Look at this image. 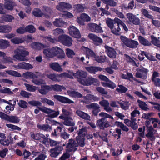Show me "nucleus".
Listing matches in <instances>:
<instances>
[{
  "mask_svg": "<svg viewBox=\"0 0 160 160\" xmlns=\"http://www.w3.org/2000/svg\"><path fill=\"white\" fill-rule=\"evenodd\" d=\"M49 65L50 68L55 71L58 72L62 71L63 70L61 66L57 62L50 63Z\"/></svg>",
  "mask_w": 160,
  "mask_h": 160,
  "instance_id": "obj_31",
  "label": "nucleus"
},
{
  "mask_svg": "<svg viewBox=\"0 0 160 160\" xmlns=\"http://www.w3.org/2000/svg\"><path fill=\"white\" fill-rule=\"evenodd\" d=\"M152 41V43L155 46L160 48V41L156 37L153 36H151Z\"/></svg>",
  "mask_w": 160,
  "mask_h": 160,
  "instance_id": "obj_54",
  "label": "nucleus"
},
{
  "mask_svg": "<svg viewBox=\"0 0 160 160\" xmlns=\"http://www.w3.org/2000/svg\"><path fill=\"white\" fill-rule=\"evenodd\" d=\"M44 55L48 58H52L57 56L60 59L65 58V54L62 49L57 47H55L51 49H44L43 51Z\"/></svg>",
  "mask_w": 160,
  "mask_h": 160,
  "instance_id": "obj_1",
  "label": "nucleus"
},
{
  "mask_svg": "<svg viewBox=\"0 0 160 160\" xmlns=\"http://www.w3.org/2000/svg\"><path fill=\"white\" fill-rule=\"evenodd\" d=\"M51 90L50 86L48 85L41 86V88L39 89V92L42 94H46L48 90Z\"/></svg>",
  "mask_w": 160,
  "mask_h": 160,
  "instance_id": "obj_38",
  "label": "nucleus"
},
{
  "mask_svg": "<svg viewBox=\"0 0 160 160\" xmlns=\"http://www.w3.org/2000/svg\"><path fill=\"white\" fill-rule=\"evenodd\" d=\"M69 34L76 38H79L81 35L79 30L73 26H70L68 28Z\"/></svg>",
  "mask_w": 160,
  "mask_h": 160,
  "instance_id": "obj_13",
  "label": "nucleus"
},
{
  "mask_svg": "<svg viewBox=\"0 0 160 160\" xmlns=\"http://www.w3.org/2000/svg\"><path fill=\"white\" fill-rule=\"evenodd\" d=\"M58 40L67 46L69 47L72 44V38L66 35L59 36L58 37Z\"/></svg>",
  "mask_w": 160,
  "mask_h": 160,
  "instance_id": "obj_6",
  "label": "nucleus"
},
{
  "mask_svg": "<svg viewBox=\"0 0 160 160\" xmlns=\"http://www.w3.org/2000/svg\"><path fill=\"white\" fill-rule=\"evenodd\" d=\"M33 14L37 17H40L43 14V13L39 8H35L32 12Z\"/></svg>",
  "mask_w": 160,
  "mask_h": 160,
  "instance_id": "obj_52",
  "label": "nucleus"
},
{
  "mask_svg": "<svg viewBox=\"0 0 160 160\" xmlns=\"http://www.w3.org/2000/svg\"><path fill=\"white\" fill-rule=\"evenodd\" d=\"M101 24L99 25L95 23H91L88 24V29L90 31L96 33H102L103 32L102 28L100 26Z\"/></svg>",
  "mask_w": 160,
  "mask_h": 160,
  "instance_id": "obj_9",
  "label": "nucleus"
},
{
  "mask_svg": "<svg viewBox=\"0 0 160 160\" xmlns=\"http://www.w3.org/2000/svg\"><path fill=\"white\" fill-rule=\"evenodd\" d=\"M121 134V130L118 129H116L115 131L113 133L112 135L115 138H117V139H118L120 138Z\"/></svg>",
  "mask_w": 160,
  "mask_h": 160,
  "instance_id": "obj_64",
  "label": "nucleus"
},
{
  "mask_svg": "<svg viewBox=\"0 0 160 160\" xmlns=\"http://www.w3.org/2000/svg\"><path fill=\"white\" fill-rule=\"evenodd\" d=\"M97 125L100 129H104L105 128L108 127L110 126L109 121L106 120L105 118H102L98 120Z\"/></svg>",
  "mask_w": 160,
  "mask_h": 160,
  "instance_id": "obj_15",
  "label": "nucleus"
},
{
  "mask_svg": "<svg viewBox=\"0 0 160 160\" xmlns=\"http://www.w3.org/2000/svg\"><path fill=\"white\" fill-rule=\"evenodd\" d=\"M67 92L70 96L73 97L80 98L82 97V94L73 90L68 91Z\"/></svg>",
  "mask_w": 160,
  "mask_h": 160,
  "instance_id": "obj_36",
  "label": "nucleus"
},
{
  "mask_svg": "<svg viewBox=\"0 0 160 160\" xmlns=\"http://www.w3.org/2000/svg\"><path fill=\"white\" fill-rule=\"evenodd\" d=\"M159 76V74L158 72L155 71L153 72L151 80L156 86L160 84V79L158 78Z\"/></svg>",
  "mask_w": 160,
  "mask_h": 160,
  "instance_id": "obj_25",
  "label": "nucleus"
},
{
  "mask_svg": "<svg viewBox=\"0 0 160 160\" xmlns=\"http://www.w3.org/2000/svg\"><path fill=\"white\" fill-rule=\"evenodd\" d=\"M86 107L88 109H92V113L95 116H97L101 111L99 105L96 103H93L87 105Z\"/></svg>",
  "mask_w": 160,
  "mask_h": 160,
  "instance_id": "obj_16",
  "label": "nucleus"
},
{
  "mask_svg": "<svg viewBox=\"0 0 160 160\" xmlns=\"http://www.w3.org/2000/svg\"><path fill=\"white\" fill-rule=\"evenodd\" d=\"M83 122H78V125H79V129L78 131V136L84 137L87 134L88 128L83 125Z\"/></svg>",
  "mask_w": 160,
  "mask_h": 160,
  "instance_id": "obj_14",
  "label": "nucleus"
},
{
  "mask_svg": "<svg viewBox=\"0 0 160 160\" xmlns=\"http://www.w3.org/2000/svg\"><path fill=\"white\" fill-rule=\"evenodd\" d=\"M87 73L82 70H79L76 73V77L85 78L87 76Z\"/></svg>",
  "mask_w": 160,
  "mask_h": 160,
  "instance_id": "obj_48",
  "label": "nucleus"
},
{
  "mask_svg": "<svg viewBox=\"0 0 160 160\" xmlns=\"http://www.w3.org/2000/svg\"><path fill=\"white\" fill-rule=\"evenodd\" d=\"M2 57H3V61L2 62L4 64H6L9 62H13V59L12 58L6 56V54L5 53V55H4V56H2Z\"/></svg>",
  "mask_w": 160,
  "mask_h": 160,
  "instance_id": "obj_58",
  "label": "nucleus"
},
{
  "mask_svg": "<svg viewBox=\"0 0 160 160\" xmlns=\"http://www.w3.org/2000/svg\"><path fill=\"white\" fill-rule=\"evenodd\" d=\"M88 37L94 42L101 43L102 42V40L100 38L93 33H89Z\"/></svg>",
  "mask_w": 160,
  "mask_h": 160,
  "instance_id": "obj_32",
  "label": "nucleus"
},
{
  "mask_svg": "<svg viewBox=\"0 0 160 160\" xmlns=\"http://www.w3.org/2000/svg\"><path fill=\"white\" fill-rule=\"evenodd\" d=\"M30 135L32 138L37 140H40L41 139V138H42L43 139V143H45L44 142L47 141V138L45 136L42 134H35L33 132H31L30 133Z\"/></svg>",
  "mask_w": 160,
  "mask_h": 160,
  "instance_id": "obj_22",
  "label": "nucleus"
},
{
  "mask_svg": "<svg viewBox=\"0 0 160 160\" xmlns=\"http://www.w3.org/2000/svg\"><path fill=\"white\" fill-rule=\"evenodd\" d=\"M9 45V42L3 39L0 40V49H5Z\"/></svg>",
  "mask_w": 160,
  "mask_h": 160,
  "instance_id": "obj_50",
  "label": "nucleus"
},
{
  "mask_svg": "<svg viewBox=\"0 0 160 160\" xmlns=\"http://www.w3.org/2000/svg\"><path fill=\"white\" fill-rule=\"evenodd\" d=\"M0 117L2 119L13 123H18L20 120L16 116H9L1 112H0Z\"/></svg>",
  "mask_w": 160,
  "mask_h": 160,
  "instance_id": "obj_7",
  "label": "nucleus"
},
{
  "mask_svg": "<svg viewBox=\"0 0 160 160\" xmlns=\"http://www.w3.org/2000/svg\"><path fill=\"white\" fill-rule=\"evenodd\" d=\"M15 55L13 58L20 61H24L26 60L25 57L28 55L29 52L23 47H20L14 51Z\"/></svg>",
  "mask_w": 160,
  "mask_h": 160,
  "instance_id": "obj_2",
  "label": "nucleus"
},
{
  "mask_svg": "<svg viewBox=\"0 0 160 160\" xmlns=\"http://www.w3.org/2000/svg\"><path fill=\"white\" fill-rule=\"evenodd\" d=\"M77 143L78 146L81 147H83L85 145V138L84 137L78 136L76 137Z\"/></svg>",
  "mask_w": 160,
  "mask_h": 160,
  "instance_id": "obj_37",
  "label": "nucleus"
},
{
  "mask_svg": "<svg viewBox=\"0 0 160 160\" xmlns=\"http://www.w3.org/2000/svg\"><path fill=\"white\" fill-rule=\"evenodd\" d=\"M63 123L67 126H73L75 124V122L73 121V119L70 116L66 117Z\"/></svg>",
  "mask_w": 160,
  "mask_h": 160,
  "instance_id": "obj_34",
  "label": "nucleus"
},
{
  "mask_svg": "<svg viewBox=\"0 0 160 160\" xmlns=\"http://www.w3.org/2000/svg\"><path fill=\"white\" fill-rule=\"evenodd\" d=\"M16 69H24L29 70L33 68V66L30 64L25 62H20L17 65H13L12 66Z\"/></svg>",
  "mask_w": 160,
  "mask_h": 160,
  "instance_id": "obj_12",
  "label": "nucleus"
},
{
  "mask_svg": "<svg viewBox=\"0 0 160 160\" xmlns=\"http://www.w3.org/2000/svg\"><path fill=\"white\" fill-rule=\"evenodd\" d=\"M78 145L76 142L72 139H70L68 141L66 147L70 152H75L77 149Z\"/></svg>",
  "mask_w": 160,
  "mask_h": 160,
  "instance_id": "obj_10",
  "label": "nucleus"
},
{
  "mask_svg": "<svg viewBox=\"0 0 160 160\" xmlns=\"http://www.w3.org/2000/svg\"><path fill=\"white\" fill-rule=\"evenodd\" d=\"M99 104L104 107V110L107 112H110L112 111V109L109 106V103L108 102L105 100L99 102Z\"/></svg>",
  "mask_w": 160,
  "mask_h": 160,
  "instance_id": "obj_27",
  "label": "nucleus"
},
{
  "mask_svg": "<svg viewBox=\"0 0 160 160\" xmlns=\"http://www.w3.org/2000/svg\"><path fill=\"white\" fill-rule=\"evenodd\" d=\"M137 71V72L135 74L136 77L142 79H145L146 78L147 73L148 72V69L143 68L138 69Z\"/></svg>",
  "mask_w": 160,
  "mask_h": 160,
  "instance_id": "obj_11",
  "label": "nucleus"
},
{
  "mask_svg": "<svg viewBox=\"0 0 160 160\" xmlns=\"http://www.w3.org/2000/svg\"><path fill=\"white\" fill-rule=\"evenodd\" d=\"M52 33L53 35L57 36L60 34L64 33V32L62 29L59 28H57L53 30Z\"/></svg>",
  "mask_w": 160,
  "mask_h": 160,
  "instance_id": "obj_53",
  "label": "nucleus"
},
{
  "mask_svg": "<svg viewBox=\"0 0 160 160\" xmlns=\"http://www.w3.org/2000/svg\"><path fill=\"white\" fill-rule=\"evenodd\" d=\"M119 25L117 24V25H115L111 29L112 32L114 34L117 35H119L120 34L121 29L119 28Z\"/></svg>",
  "mask_w": 160,
  "mask_h": 160,
  "instance_id": "obj_43",
  "label": "nucleus"
},
{
  "mask_svg": "<svg viewBox=\"0 0 160 160\" xmlns=\"http://www.w3.org/2000/svg\"><path fill=\"white\" fill-rule=\"evenodd\" d=\"M147 133L146 135V136L151 141L155 140V137L154 135L156 133V131L154 129L147 130Z\"/></svg>",
  "mask_w": 160,
  "mask_h": 160,
  "instance_id": "obj_28",
  "label": "nucleus"
},
{
  "mask_svg": "<svg viewBox=\"0 0 160 160\" xmlns=\"http://www.w3.org/2000/svg\"><path fill=\"white\" fill-rule=\"evenodd\" d=\"M90 20L91 18L88 15L85 13L81 14L77 19V22L82 25L84 24V22H88Z\"/></svg>",
  "mask_w": 160,
  "mask_h": 160,
  "instance_id": "obj_19",
  "label": "nucleus"
},
{
  "mask_svg": "<svg viewBox=\"0 0 160 160\" xmlns=\"http://www.w3.org/2000/svg\"><path fill=\"white\" fill-rule=\"evenodd\" d=\"M86 69L91 73L95 74L98 71H102L103 69L99 67L91 66L86 67Z\"/></svg>",
  "mask_w": 160,
  "mask_h": 160,
  "instance_id": "obj_29",
  "label": "nucleus"
},
{
  "mask_svg": "<svg viewBox=\"0 0 160 160\" xmlns=\"http://www.w3.org/2000/svg\"><path fill=\"white\" fill-rule=\"evenodd\" d=\"M37 127L40 129L44 131H50L51 129V127L48 124H43L37 125Z\"/></svg>",
  "mask_w": 160,
  "mask_h": 160,
  "instance_id": "obj_45",
  "label": "nucleus"
},
{
  "mask_svg": "<svg viewBox=\"0 0 160 160\" xmlns=\"http://www.w3.org/2000/svg\"><path fill=\"white\" fill-rule=\"evenodd\" d=\"M31 47L32 48L36 50H40L44 48L45 46L44 45L40 43L34 42L31 44Z\"/></svg>",
  "mask_w": 160,
  "mask_h": 160,
  "instance_id": "obj_35",
  "label": "nucleus"
},
{
  "mask_svg": "<svg viewBox=\"0 0 160 160\" xmlns=\"http://www.w3.org/2000/svg\"><path fill=\"white\" fill-rule=\"evenodd\" d=\"M4 7L6 9L9 10H12L15 5V3L12 0H5Z\"/></svg>",
  "mask_w": 160,
  "mask_h": 160,
  "instance_id": "obj_33",
  "label": "nucleus"
},
{
  "mask_svg": "<svg viewBox=\"0 0 160 160\" xmlns=\"http://www.w3.org/2000/svg\"><path fill=\"white\" fill-rule=\"evenodd\" d=\"M32 82L36 85H40L45 83V81L42 79H33L32 80Z\"/></svg>",
  "mask_w": 160,
  "mask_h": 160,
  "instance_id": "obj_59",
  "label": "nucleus"
},
{
  "mask_svg": "<svg viewBox=\"0 0 160 160\" xmlns=\"http://www.w3.org/2000/svg\"><path fill=\"white\" fill-rule=\"evenodd\" d=\"M52 23L53 25L57 27H62L66 24L61 18L55 19Z\"/></svg>",
  "mask_w": 160,
  "mask_h": 160,
  "instance_id": "obj_30",
  "label": "nucleus"
},
{
  "mask_svg": "<svg viewBox=\"0 0 160 160\" xmlns=\"http://www.w3.org/2000/svg\"><path fill=\"white\" fill-rule=\"evenodd\" d=\"M81 49L86 53L87 55L93 57L97 62L102 63L105 62V56L99 57L97 56L92 50L85 47H82Z\"/></svg>",
  "mask_w": 160,
  "mask_h": 160,
  "instance_id": "obj_3",
  "label": "nucleus"
},
{
  "mask_svg": "<svg viewBox=\"0 0 160 160\" xmlns=\"http://www.w3.org/2000/svg\"><path fill=\"white\" fill-rule=\"evenodd\" d=\"M24 85L26 87V90L29 92H34L37 89V87L27 83H24Z\"/></svg>",
  "mask_w": 160,
  "mask_h": 160,
  "instance_id": "obj_46",
  "label": "nucleus"
},
{
  "mask_svg": "<svg viewBox=\"0 0 160 160\" xmlns=\"http://www.w3.org/2000/svg\"><path fill=\"white\" fill-rule=\"evenodd\" d=\"M78 81L80 84L84 86H89L92 84L97 85L99 84L98 79L92 76L88 77L86 79L79 78Z\"/></svg>",
  "mask_w": 160,
  "mask_h": 160,
  "instance_id": "obj_5",
  "label": "nucleus"
},
{
  "mask_svg": "<svg viewBox=\"0 0 160 160\" xmlns=\"http://www.w3.org/2000/svg\"><path fill=\"white\" fill-rule=\"evenodd\" d=\"M51 90L57 92H61L62 90L65 89V88L62 86L58 84L51 85L50 86Z\"/></svg>",
  "mask_w": 160,
  "mask_h": 160,
  "instance_id": "obj_39",
  "label": "nucleus"
},
{
  "mask_svg": "<svg viewBox=\"0 0 160 160\" xmlns=\"http://www.w3.org/2000/svg\"><path fill=\"white\" fill-rule=\"evenodd\" d=\"M72 8V6L70 4L63 2H60L56 6L57 9L62 12H64L65 9H68Z\"/></svg>",
  "mask_w": 160,
  "mask_h": 160,
  "instance_id": "obj_18",
  "label": "nucleus"
},
{
  "mask_svg": "<svg viewBox=\"0 0 160 160\" xmlns=\"http://www.w3.org/2000/svg\"><path fill=\"white\" fill-rule=\"evenodd\" d=\"M138 39L139 42L143 45L149 46L151 45L150 42L141 36L138 37Z\"/></svg>",
  "mask_w": 160,
  "mask_h": 160,
  "instance_id": "obj_41",
  "label": "nucleus"
},
{
  "mask_svg": "<svg viewBox=\"0 0 160 160\" xmlns=\"http://www.w3.org/2000/svg\"><path fill=\"white\" fill-rule=\"evenodd\" d=\"M66 54L68 58H72L75 55L74 51L69 48L66 49Z\"/></svg>",
  "mask_w": 160,
  "mask_h": 160,
  "instance_id": "obj_63",
  "label": "nucleus"
},
{
  "mask_svg": "<svg viewBox=\"0 0 160 160\" xmlns=\"http://www.w3.org/2000/svg\"><path fill=\"white\" fill-rule=\"evenodd\" d=\"M127 16L130 22L136 25H138L139 24L140 19L139 18L132 14L128 13L127 14Z\"/></svg>",
  "mask_w": 160,
  "mask_h": 160,
  "instance_id": "obj_20",
  "label": "nucleus"
},
{
  "mask_svg": "<svg viewBox=\"0 0 160 160\" xmlns=\"http://www.w3.org/2000/svg\"><path fill=\"white\" fill-rule=\"evenodd\" d=\"M12 30V27L9 26L4 25L0 26V32L7 33L10 32Z\"/></svg>",
  "mask_w": 160,
  "mask_h": 160,
  "instance_id": "obj_44",
  "label": "nucleus"
},
{
  "mask_svg": "<svg viewBox=\"0 0 160 160\" xmlns=\"http://www.w3.org/2000/svg\"><path fill=\"white\" fill-rule=\"evenodd\" d=\"M26 32L30 33H33L35 32L36 29L32 25H29L25 27Z\"/></svg>",
  "mask_w": 160,
  "mask_h": 160,
  "instance_id": "obj_57",
  "label": "nucleus"
},
{
  "mask_svg": "<svg viewBox=\"0 0 160 160\" xmlns=\"http://www.w3.org/2000/svg\"><path fill=\"white\" fill-rule=\"evenodd\" d=\"M62 149L63 148L62 146H57L54 148L50 150V155L51 157L56 158Z\"/></svg>",
  "mask_w": 160,
  "mask_h": 160,
  "instance_id": "obj_17",
  "label": "nucleus"
},
{
  "mask_svg": "<svg viewBox=\"0 0 160 160\" xmlns=\"http://www.w3.org/2000/svg\"><path fill=\"white\" fill-rule=\"evenodd\" d=\"M46 76L48 78L54 81L57 82L61 81V79L59 78L58 74L51 73L47 74Z\"/></svg>",
  "mask_w": 160,
  "mask_h": 160,
  "instance_id": "obj_40",
  "label": "nucleus"
},
{
  "mask_svg": "<svg viewBox=\"0 0 160 160\" xmlns=\"http://www.w3.org/2000/svg\"><path fill=\"white\" fill-rule=\"evenodd\" d=\"M118 86L119 88H117L116 90L118 92L124 93L128 90V88L122 85H118Z\"/></svg>",
  "mask_w": 160,
  "mask_h": 160,
  "instance_id": "obj_56",
  "label": "nucleus"
},
{
  "mask_svg": "<svg viewBox=\"0 0 160 160\" xmlns=\"http://www.w3.org/2000/svg\"><path fill=\"white\" fill-rule=\"evenodd\" d=\"M83 98L86 101L88 100L92 101H98L99 100V98L91 94H87L86 96Z\"/></svg>",
  "mask_w": 160,
  "mask_h": 160,
  "instance_id": "obj_42",
  "label": "nucleus"
},
{
  "mask_svg": "<svg viewBox=\"0 0 160 160\" xmlns=\"http://www.w3.org/2000/svg\"><path fill=\"white\" fill-rule=\"evenodd\" d=\"M53 97L55 99L63 103L70 104L74 102L73 101L67 98L58 95H54Z\"/></svg>",
  "mask_w": 160,
  "mask_h": 160,
  "instance_id": "obj_21",
  "label": "nucleus"
},
{
  "mask_svg": "<svg viewBox=\"0 0 160 160\" xmlns=\"http://www.w3.org/2000/svg\"><path fill=\"white\" fill-rule=\"evenodd\" d=\"M5 72L8 74L14 77H21V74L17 71L12 70H6Z\"/></svg>",
  "mask_w": 160,
  "mask_h": 160,
  "instance_id": "obj_49",
  "label": "nucleus"
},
{
  "mask_svg": "<svg viewBox=\"0 0 160 160\" xmlns=\"http://www.w3.org/2000/svg\"><path fill=\"white\" fill-rule=\"evenodd\" d=\"M39 109L40 111L48 114V116L51 118H55L59 114L58 111H56L45 107H39Z\"/></svg>",
  "mask_w": 160,
  "mask_h": 160,
  "instance_id": "obj_8",
  "label": "nucleus"
},
{
  "mask_svg": "<svg viewBox=\"0 0 160 160\" xmlns=\"http://www.w3.org/2000/svg\"><path fill=\"white\" fill-rule=\"evenodd\" d=\"M114 21L116 23L118 24L121 25L123 27V28L125 31H127L128 30L126 25L120 19L117 18H115L114 20Z\"/></svg>",
  "mask_w": 160,
  "mask_h": 160,
  "instance_id": "obj_51",
  "label": "nucleus"
},
{
  "mask_svg": "<svg viewBox=\"0 0 160 160\" xmlns=\"http://www.w3.org/2000/svg\"><path fill=\"white\" fill-rule=\"evenodd\" d=\"M104 3L111 6H115L116 3L112 0H101Z\"/></svg>",
  "mask_w": 160,
  "mask_h": 160,
  "instance_id": "obj_61",
  "label": "nucleus"
},
{
  "mask_svg": "<svg viewBox=\"0 0 160 160\" xmlns=\"http://www.w3.org/2000/svg\"><path fill=\"white\" fill-rule=\"evenodd\" d=\"M105 48L107 55L109 57L112 58L116 57L117 52L113 48L106 45L105 46Z\"/></svg>",
  "mask_w": 160,
  "mask_h": 160,
  "instance_id": "obj_23",
  "label": "nucleus"
},
{
  "mask_svg": "<svg viewBox=\"0 0 160 160\" xmlns=\"http://www.w3.org/2000/svg\"><path fill=\"white\" fill-rule=\"evenodd\" d=\"M41 101L43 103H47L49 105H54V102L52 101L47 98H42L41 99Z\"/></svg>",
  "mask_w": 160,
  "mask_h": 160,
  "instance_id": "obj_60",
  "label": "nucleus"
},
{
  "mask_svg": "<svg viewBox=\"0 0 160 160\" xmlns=\"http://www.w3.org/2000/svg\"><path fill=\"white\" fill-rule=\"evenodd\" d=\"M120 39L123 44L129 48H136L139 45V43L137 41L128 39L125 36H121Z\"/></svg>",
  "mask_w": 160,
  "mask_h": 160,
  "instance_id": "obj_4",
  "label": "nucleus"
},
{
  "mask_svg": "<svg viewBox=\"0 0 160 160\" xmlns=\"http://www.w3.org/2000/svg\"><path fill=\"white\" fill-rule=\"evenodd\" d=\"M37 74H35L32 72H27L23 73L22 76L26 78L34 79L38 78L40 76V74L38 72H36Z\"/></svg>",
  "mask_w": 160,
  "mask_h": 160,
  "instance_id": "obj_24",
  "label": "nucleus"
},
{
  "mask_svg": "<svg viewBox=\"0 0 160 160\" xmlns=\"http://www.w3.org/2000/svg\"><path fill=\"white\" fill-rule=\"evenodd\" d=\"M76 114L81 118L85 120H90V116L88 114L80 110H77L76 111Z\"/></svg>",
  "mask_w": 160,
  "mask_h": 160,
  "instance_id": "obj_26",
  "label": "nucleus"
},
{
  "mask_svg": "<svg viewBox=\"0 0 160 160\" xmlns=\"http://www.w3.org/2000/svg\"><path fill=\"white\" fill-rule=\"evenodd\" d=\"M18 106L23 108H27L28 103L23 100H19L18 103Z\"/></svg>",
  "mask_w": 160,
  "mask_h": 160,
  "instance_id": "obj_62",
  "label": "nucleus"
},
{
  "mask_svg": "<svg viewBox=\"0 0 160 160\" xmlns=\"http://www.w3.org/2000/svg\"><path fill=\"white\" fill-rule=\"evenodd\" d=\"M11 41L14 44H19L23 42V40L19 37L14 38L11 39Z\"/></svg>",
  "mask_w": 160,
  "mask_h": 160,
  "instance_id": "obj_55",
  "label": "nucleus"
},
{
  "mask_svg": "<svg viewBox=\"0 0 160 160\" xmlns=\"http://www.w3.org/2000/svg\"><path fill=\"white\" fill-rule=\"evenodd\" d=\"M137 101L138 103L139 107L145 111H147L149 109L147 105L144 102L140 100H138Z\"/></svg>",
  "mask_w": 160,
  "mask_h": 160,
  "instance_id": "obj_47",
  "label": "nucleus"
}]
</instances>
